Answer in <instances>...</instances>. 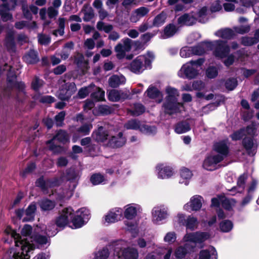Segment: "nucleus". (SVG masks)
<instances>
[{
    "label": "nucleus",
    "instance_id": "obj_1",
    "mask_svg": "<svg viewBox=\"0 0 259 259\" xmlns=\"http://www.w3.org/2000/svg\"><path fill=\"white\" fill-rule=\"evenodd\" d=\"M32 230L30 225H25L21 231V236L10 227L6 228L5 230V242L10 244L14 241L16 247H20V251L15 252L10 259H29L30 254L36 247L47 244L49 245L47 237L41 235L33 236L31 235Z\"/></svg>",
    "mask_w": 259,
    "mask_h": 259
},
{
    "label": "nucleus",
    "instance_id": "obj_2",
    "mask_svg": "<svg viewBox=\"0 0 259 259\" xmlns=\"http://www.w3.org/2000/svg\"><path fill=\"white\" fill-rule=\"evenodd\" d=\"M90 212L88 209L82 207L74 213L72 207L63 208L59 213L56 219V226L60 228H64L70 222L72 225L70 227L72 229H78L82 227L89 220Z\"/></svg>",
    "mask_w": 259,
    "mask_h": 259
},
{
    "label": "nucleus",
    "instance_id": "obj_3",
    "mask_svg": "<svg viewBox=\"0 0 259 259\" xmlns=\"http://www.w3.org/2000/svg\"><path fill=\"white\" fill-rule=\"evenodd\" d=\"M141 210V206L136 203H130L124 207L123 213L126 219L124 221V228L132 233L133 237H136L139 232L138 224L134 219Z\"/></svg>",
    "mask_w": 259,
    "mask_h": 259
},
{
    "label": "nucleus",
    "instance_id": "obj_4",
    "mask_svg": "<svg viewBox=\"0 0 259 259\" xmlns=\"http://www.w3.org/2000/svg\"><path fill=\"white\" fill-rule=\"evenodd\" d=\"M166 96L162 108L166 114L171 115L179 112L184 108L183 105L178 102L179 96L178 91L171 87H167L165 89Z\"/></svg>",
    "mask_w": 259,
    "mask_h": 259
},
{
    "label": "nucleus",
    "instance_id": "obj_5",
    "mask_svg": "<svg viewBox=\"0 0 259 259\" xmlns=\"http://www.w3.org/2000/svg\"><path fill=\"white\" fill-rule=\"evenodd\" d=\"M204 61V59L201 58L187 62L182 66L179 71L178 73L179 76L189 79L195 78L199 75Z\"/></svg>",
    "mask_w": 259,
    "mask_h": 259
},
{
    "label": "nucleus",
    "instance_id": "obj_6",
    "mask_svg": "<svg viewBox=\"0 0 259 259\" xmlns=\"http://www.w3.org/2000/svg\"><path fill=\"white\" fill-rule=\"evenodd\" d=\"M3 71H7V80L10 85L15 87L18 90V93L16 95V98L17 100L21 101V97H23L25 94V85L24 83L16 81V73L13 66L5 64L4 67Z\"/></svg>",
    "mask_w": 259,
    "mask_h": 259
},
{
    "label": "nucleus",
    "instance_id": "obj_7",
    "mask_svg": "<svg viewBox=\"0 0 259 259\" xmlns=\"http://www.w3.org/2000/svg\"><path fill=\"white\" fill-rule=\"evenodd\" d=\"M127 245V242L123 240L116 242L114 251L118 257L122 256L124 259H137L139 256L137 249L133 247L124 248Z\"/></svg>",
    "mask_w": 259,
    "mask_h": 259
},
{
    "label": "nucleus",
    "instance_id": "obj_8",
    "mask_svg": "<svg viewBox=\"0 0 259 259\" xmlns=\"http://www.w3.org/2000/svg\"><path fill=\"white\" fill-rule=\"evenodd\" d=\"M170 215L168 207L164 204L155 206L151 210L152 222L156 225L165 223Z\"/></svg>",
    "mask_w": 259,
    "mask_h": 259
},
{
    "label": "nucleus",
    "instance_id": "obj_9",
    "mask_svg": "<svg viewBox=\"0 0 259 259\" xmlns=\"http://www.w3.org/2000/svg\"><path fill=\"white\" fill-rule=\"evenodd\" d=\"M209 50L213 51V55L218 58L226 57L230 51V47L227 42L222 40L208 41Z\"/></svg>",
    "mask_w": 259,
    "mask_h": 259
},
{
    "label": "nucleus",
    "instance_id": "obj_10",
    "mask_svg": "<svg viewBox=\"0 0 259 259\" xmlns=\"http://www.w3.org/2000/svg\"><path fill=\"white\" fill-rule=\"evenodd\" d=\"M210 238V234L207 232H196L194 233H188L183 238L184 242L194 243L195 245H200V247H203L202 243Z\"/></svg>",
    "mask_w": 259,
    "mask_h": 259
},
{
    "label": "nucleus",
    "instance_id": "obj_11",
    "mask_svg": "<svg viewBox=\"0 0 259 259\" xmlns=\"http://www.w3.org/2000/svg\"><path fill=\"white\" fill-rule=\"evenodd\" d=\"M55 140H57L60 143L65 144L69 141V136L66 131L60 130L52 139L46 142L48 148L54 153L58 152L60 150L59 146L54 144Z\"/></svg>",
    "mask_w": 259,
    "mask_h": 259
},
{
    "label": "nucleus",
    "instance_id": "obj_12",
    "mask_svg": "<svg viewBox=\"0 0 259 259\" xmlns=\"http://www.w3.org/2000/svg\"><path fill=\"white\" fill-rule=\"evenodd\" d=\"M81 174V172L80 170L74 168H70L67 170L66 178L69 183L68 185L71 186V189L68 192L67 196L69 197L73 195Z\"/></svg>",
    "mask_w": 259,
    "mask_h": 259
},
{
    "label": "nucleus",
    "instance_id": "obj_13",
    "mask_svg": "<svg viewBox=\"0 0 259 259\" xmlns=\"http://www.w3.org/2000/svg\"><path fill=\"white\" fill-rule=\"evenodd\" d=\"M64 80V84L58 92V98L61 100H67L76 92V87L74 82H66Z\"/></svg>",
    "mask_w": 259,
    "mask_h": 259
},
{
    "label": "nucleus",
    "instance_id": "obj_14",
    "mask_svg": "<svg viewBox=\"0 0 259 259\" xmlns=\"http://www.w3.org/2000/svg\"><path fill=\"white\" fill-rule=\"evenodd\" d=\"M36 206L34 203H31L24 211L23 209L16 210L15 213L19 219H22L23 222H29L34 220Z\"/></svg>",
    "mask_w": 259,
    "mask_h": 259
},
{
    "label": "nucleus",
    "instance_id": "obj_15",
    "mask_svg": "<svg viewBox=\"0 0 259 259\" xmlns=\"http://www.w3.org/2000/svg\"><path fill=\"white\" fill-rule=\"evenodd\" d=\"M122 43L118 44L115 47L116 57L119 59L124 58L125 54L130 51L132 49V40L128 38H125L121 40Z\"/></svg>",
    "mask_w": 259,
    "mask_h": 259
},
{
    "label": "nucleus",
    "instance_id": "obj_16",
    "mask_svg": "<svg viewBox=\"0 0 259 259\" xmlns=\"http://www.w3.org/2000/svg\"><path fill=\"white\" fill-rule=\"evenodd\" d=\"M155 169L156 175L158 179H169L175 174L173 168L166 164L159 163L156 166Z\"/></svg>",
    "mask_w": 259,
    "mask_h": 259
},
{
    "label": "nucleus",
    "instance_id": "obj_17",
    "mask_svg": "<svg viewBox=\"0 0 259 259\" xmlns=\"http://www.w3.org/2000/svg\"><path fill=\"white\" fill-rule=\"evenodd\" d=\"M203 201V198L201 196L194 195L190 198L189 202L184 205L183 209L188 212L197 211L201 208Z\"/></svg>",
    "mask_w": 259,
    "mask_h": 259
},
{
    "label": "nucleus",
    "instance_id": "obj_18",
    "mask_svg": "<svg viewBox=\"0 0 259 259\" xmlns=\"http://www.w3.org/2000/svg\"><path fill=\"white\" fill-rule=\"evenodd\" d=\"M123 210L120 207H115L110 210L104 217V223H114L122 218Z\"/></svg>",
    "mask_w": 259,
    "mask_h": 259
},
{
    "label": "nucleus",
    "instance_id": "obj_19",
    "mask_svg": "<svg viewBox=\"0 0 259 259\" xmlns=\"http://www.w3.org/2000/svg\"><path fill=\"white\" fill-rule=\"evenodd\" d=\"M110 138L106 144L107 146L111 148H118L123 146L126 143V139L123 136L122 132H118L116 135L110 133Z\"/></svg>",
    "mask_w": 259,
    "mask_h": 259
},
{
    "label": "nucleus",
    "instance_id": "obj_20",
    "mask_svg": "<svg viewBox=\"0 0 259 259\" xmlns=\"http://www.w3.org/2000/svg\"><path fill=\"white\" fill-rule=\"evenodd\" d=\"M57 179H54L53 180H44L43 177L39 178L36 182V186L40 187L45 194H49L50 189L53 192L52 188L56 186L58 184Z\"/></svg>",
    "mask_w": 259,
    "mask_h": 259
},
{
    "label": "nucleus",
    "instance_id": "obj_21",
    "mask_svg": "<svg viewBox=\"0 0 259 259\" xmlns=\"http://www.w3.org/2000/svg\"><path fill=\"white\" fill-rule=\"evenodd\" d=\"M222 161V156H216L215 154H211L205 158L203 166L207 170H213L217 168V165Z\"/></svg>",
    "mask_w": 259,
    "mask_h": 259
},
{
    "label": "nucleus",
    "instance_id": "obj_22",
    "mask_svg": "<svg viewBox=\"0 0 259 259\" xmlns=\"http://www.w3.org/2000/svg\"><path fill=\"white\" fill-rule=\"evenodd\" d=\"M108 99L112 102H118L130 98L129 94L121 90H111L107 93Z\"/></svg>",
    "mask_w": 259,
    "mask_h": 259
},
{
    "label": "nucleus",
    "instance_id": "obj_23",
    "mask_svg": "<svg viewBox=\"0 0 259 259\" xmlns=\"http://www.w3.org/2000/svg\"><path fill=\"white\" fill-rule=\"evenodd\" d=\"M229 143L228 140H223L215 143L213 145V150L218 153L216 156H222V160L229 152Z\"/></svg>",
    "mask_w": 259,
    "mask_h": 259
},
{
    "label": "nucleus",
    "instance_id": "obj_24",
    "mask_svg": "<svg viewBox=\"0 0 259 259\" xmlns=\"http://www.w3.org/2000/svg\"><path fill=\"white\" fill-rule=\"evenodd\" d=\"M145 58L142 56H139L136 58L130 65V70L136 73H140L145 69L146 66L145 65L144 61Z\"/></svg>",
    "mask_w": 259,
    "mask_h": 259
},
{
    "label": "nucleus",
    "instance_id": "obj_25",
    "mask_svg": "<svg viewBox=\"0 0 259 259\" xmlns=\"http://www.w3.org/2000/svg\"><path fill=\"white\" fill-rule=\"evenodd\" d=\"M185 243L184 246H180L176 249L174 254L177 258H183L187 253L193 251L195 245H190L189 242Z\"/></svg>",
    "mask_w": 259,
    "mask_h": 259
},
{
    "label": "nucleus",
    "instance_id": "obj_26",
    "mask_svg": "<svg viewBox=\"0 0 259 259\" xmlns=\"http://www.w3.org/2000/svg\"><path fill=\"white\" fill-rule=\"evenodd\" d=\"M110 133L103 126H100L97 130L93 132L92 137L98 142H104L110 137Z\"/></svg>",
    "mask_w": 259,
    "mask_h": 259
},
{
    "label": "nucleus",
    "instance_id": "obj_27",
    "mask_svg": "<svg viewBox=\"0 0 259 259\" xmlns=\"http://www.w3.org/2000/svg\"><path fill=\"white\" fill-rule=\"evenodd\" d=\"M243 147L249 155L253 156L256 151L257 144L252 137H245L242 141Z\"/></svg>",
    "mask_w": 259,
    "mask_h": 259
},
{
    "label": "nucleus",
    "instance_id": "obj_28",
    "mask_svg": "<svg viewBox=\"0 0 259 259\" xmlns=\"http://www.w3.org/2000/svg\"><path fill=\"white\" fill-rule=\"evenodd\" d=\"M196 22V18L193 14H184L178 19V23L181 25L191 26Z\"/></svg>",
    "mask_w": 259,
    "mask_h": 259
},
{
    "label": "nucleus",
    "instance_id": "obj_29",
    "mask_svg": "<svg viewBox=\"0 0 259 259\" xmlns=\"http://www.w3.org/2000/svg\"><path fill=\"white\" fill-rule=\"evenodd\" d=\"M247 178V175L246 174H243L241 175L238 179L237 186L233 187L230 190L231 192V195H235V193H241L243 191L245 188V181Z\"/></svg>",
    "mask_w": 259,
    "mask_h": 259
},
{
    "label": "nucleus",
    "instance_id": "obj_30",
    "mask_svg": "<svg viewBox=\"0 0 259 259\" xmlns=\"http://www.w3.org/2000/svg\"><path fill=\"white\" fill-rule=\"evenodd\" d=\"M199 256V259H218L217 250L213 246H210L208 249L201 250Z\"/></svg>",
    "mask_w": 259,
    "mask_h": 259
},
{
    "label": "nucleus",
    "instance_id": "obj_31",
    "mask_svg": "<svg viewBox=\"0 0 259 259\" xmlns=\"http://www.w3.org/2000/svg\"><path fill=\"white\" fill-rule=\"evenodd\" d=\"M180 175L179 183L185 186L188 185L193 176L192 171L187 168L183 167L180 170Z\"/></svg>",
    "mask_w": 259,
    "mask_h": 259
},
{
    "label": "nucleus",
    "instance_id": "obj_32",
    "mask_svg": "<svg viewBox=\"0 0 259 259\" xmlns=\"http://www.w3.org/2000/svg\"><path fill=\"white\" fill-rule=\"evenodd\" d=\"M126 81V79L122 75H113L108 80L109 85L113 88L123 84Z\"/></svg>",
    "mask_w": 259,
    "mask_h": 259
},
{
    "label": "nucleus",
    "instance_id": "obj_33",
    "mask_svg": "<svg viewBox=\"0 0 259 259\" xmlns=\"http://www.w3.org/2000/svg\"><path fill=\"white\" fill-rule=\"evenodd\" d=\"M177 26L173 24H169L166 25L163 32L161 33V38L166 39L173 36L177 32Z\"/></svg>",
    "mask_w": 259,
    "mask_h": 259
},
{
    "label": "nucleus",
    "instance_id": "obj_34",
    "mask_svg": "<svg viewBox=\"0 0 259 259\" xmlns=\"http://www.w3.org/2000/svg\"><path fill=\"white\" fill-rule=\"evenodd\" d=\"M38 203L41 210L43 211L52 210L56 206V202L54 201L48 199H43L39 201Z\"/></svg>",
    "mask_w": 259,
    "mask_h": 259
},
{
    "label": "nucleus",
    "instance_id": "obj_35",
    "mask_svg": "<svg viewBox=\"0 0 259 259\" xmlns=\"http://www.w3.org/2000/svg\"><path fill=\"white\" fill-rule=\"evenodd\" d=\"M192 49L193 55H202L207 51H209L208 42L199 44L197 46L191 47Z\"/></svg>",
    "mask_w": 259,
    "mask_h": 259
},
{
    "label": "nucleus",
    "instance_id": "obj_36",
    "mask_svg": "<svg viewBox=\"0 0 259 259\" xmlns=\"http://www.w3.org/2000/svg\"><path fill=\"white\" fill-rule=\"evenodd\" d=\"M215 35L219 37L224 39H231L235 36V33L233 30L230 28H224L219 30L215 32Z\"/></svg>",
    "mask_w": 259,
    "mask_h": 259
},
{
    "label": "nucleus",
    "instance_id": "obj_37",
    "mask_svg": "<svg viewBox=\"0 0 259 259\" xmlns=\"http://www.w3.org/2000/svg\"><path fill=\"white\" fill-rule=\"evenodd\" d=\"M24 61L27 64H32L39 61L37 53L34 50H30L23 57Z\"/></svg>",
    "mask_w": 259,
    "mask_h": 259
},
{
    "label": "nucleus",
    "instance_id": "obj_38",
    "mask_svg": "<svg viewBox=\"0 0 259 259\" xmlns=\"http://www.w3.org/2000/svg\"><path fill=\"white\" fill-rule=\"evenodd\" d=\"M145 111L144 106L140 103L134 104L130 109H127V112L133 116H139L143 114Z\"/></svg>",
    "mask_w": 259,
    "mask_h": 259
},
{
    "label": "nucleus",
    "instance_id": "obj_39",
    "mask_svg": "<svg viewBox=\"0 0 259 259\" xmlns=\"http://www.w3.org/2000/svg\"><path fill=\"white\" fill-rule=\"evenodd\" d=\"M5 47L10 52H14L15 51V45L14 42V33L12 32H9L6 37Z\"/></svg>",
    "mask_w": 259,
    "mask_h": 259
},
{
    "label": "nucleus",
    "instance_id": "obj_40",
    "mask_svg": "<svg viewBox=\"0 0 259 259\" xmlns=\"http://www.w3.org/2000/svg\"><path fill=\"white\" fill-rule=\"evenodd\" d=\"M191 130L189 123L186 121L178 123L175 127V131L178 134H182L189 131Z\"/></svg>",
    "mask_w": 259,
    "mask_h": 259
},
{
    "label": "nucleus",
    "instance_id": "obj_41",
    "mask_svg": "<svg viewBox=\"0 0 259 259\" xmlns=\"http://www.w3.org/2000/svg\"><path fill=\"white\" fill-rule=\"evenodd\" d=\"M147 96L151 99H156L160 98L158 103L162 101V95L161 92L155 87L150 85L146 91Z\"/></svg>",
    "mask_w": 259,
    "mask_h": 259
},
{
    "label": "nucleus",
    "instance_id": "obj_42",
    "mask_svg": "<svg viewBox=\"0 0 259 259\" xmlns=\"http://www.w3.org/2000/svg\"><path fill=\"white\" fill-rule=\"evenodd\" d=\"M198 224L197 219L190 215L187 217L184 225L187 229L193 231L197 228Z\"/></svg>",
    "mask_w": 259,
    "mask_h": 259
},
{
    "label": "nucleus",
    "instance_id": "obj_43",
    "mask_svg": "<svg viewBox=\"0 0 259 259\" xmlns=\"http://www.w3.org/2000/svg\"><path fill=\"white\" fill-rule=\"evenodd\" d=\"M195 17L196 18V21H198L202 23H206L208 19L207 8L204 7L201 8Z\"/></svg>",
    "mask_w": 259,
    "mask_h": 259
},
{
    "label": "nucleus",
    "instance_id": "obj_44",
    "mask_svg": "<svg viewBox=\"0 0 259 259\" xmlns=\"http://www.w3.org/2000/svg\"><path fill=\"white\" fill-rule=\"evenodd\" d=\"M81 13L84 15L83 20L86 22L90 21L94 16V11L89 5H85L83 6Z\"/></svg>",
    "mask_w": 259,
    "mask_h": 259
},
{
    "label": "nucleus",
    "instance_id": "obj_45",
    "mask_svg": "<svg viewBox=\"0 0 259 259\" xmlns=\"http://www.w3.org/2000/svg\"><path fill=\"white\" fill-rule=\"evenodd\" d=\"M93 91H94V92L91 94V97L93 99L96 101L105 100V92L103 90L95 86Z\"/></svg>",
    "mask_w": 259,
    "mask_h": 259
},
{
    "label": "nucleus",
    "instance_id": "obj_46",
    "mask_svg": "<svg viewBox=\"0 0 259 259\" xmlns=\"http://www.w3.org/2000/svg\"><path fill=\"white\" fill-rule=\"evenodd\" d=\"M141 126L140 121L136 119H132L127 121L124 125L125 128L127 130H139Z\"/></svg>",
    "mask_w": 259,
    "mask_h": 259
},
{
    "label": "nucleus",
    "instance_id": "obj_47",
    "mask_svg": "<svg viewBox=\"0 0 259 259\" xmlns=\"http://www.w3.org/2000/svg\"><path fill=\"white\" fill-rule=\"evenodd\" d=\"M65 22L66 19L64 18H59L58 19L57 22L58 29L53 31V34L54 35L57 36L58 35L62 36L64 34Z\"/></svg>",
    "mask_w": 259,
    "mask_h": 259
},
{
    "label": "nucleus",
    "instance_id": "obj_48",
    "mask_svg": "<svg viewBox=\"0 0 259 259\" xmlns=\"http://www.w3.org/2000/svg\"><path fill=\"white\" fill-rule=\"evenodd\" d=\"M91 122L82 123V125L76 130L77 133L81 134L83 136L89 135L91 130L93 128Z\"/></svg>",
    "mask_w": 259,
    "mask_h": 259
},
{
    "label": "nucleus",
    "instance_id": "obj_49",
    "mask_svg": "<svg viewBox=\"0 0 259 259\" xmlns=\"http://www.w3.org/2000/svg\"><path fill=\"white\" fill-rule=\"evenodd\" d=\"M166 17V14L163 12H161L154 18L153 25L155 27L162 25L165 23Z\"/></svg>",
    "mask_w": 259,
    "mask_h": 259
},
{
    "label": "nucleus",
    "instance_id": "obj_50",
    "mask_svg": "<svg viewBox=\"0 0 259 259\" xmlns=\"http://www.w3.org/2000/svg\"><path fill=\"white\" fill-rule=\"evenodd\" d=\"M95 85L94 84H91L88 87L81 88L78 92V95L81 99L85 98L90 93L93 91Z\"/></svg>",
    "mask_w": 259,
    "mask_h": 259
},
{
    "label": "nucleus",
    "instance_id": "obj_51",
    "mask_svg": "<svg viewBox=\"0 0 259 259\" xmlns=\"http://www.w3.org/2000/svg\"><path fill=\"white\" fill-rule=\"evenodd\" d=\"M140 131L148 135H153L156 133L157 129L155 126L141 124Z\"/></svg>",
    "mask_w": 259,
    "mask_h": 259
},
{
    "label": "nucleus",
    "instance_id": "obj_52",
    "mask_svg": "<svg viewBox=\"0 0 259 259\" xmlns=\"http://www.w3.org/2000/svg\"><path fill=\"white\" fill-rule=\"evenodd\" d=\"M233 228V224L232 221L225 220L222 221L220 224V228L223 232H229Z\"/></svg>",
    "mask_w": 259,
    "mask_h": 259
},
{
    "label": "nucleus",
    "instance_id": "obj_53",
    "mask_svg": "<svg viewBox=\"0 0 259 259\" xmlns=\"http://www.w3.org/2000/svg\"><path fill=\"white\" fill-rule=\"evenodd\" d=\"M222 205L227 210H230L236 204V201L233 198H227L223 196Z\"/></svg>",
    "mask_w": 259,
    "mask_h": 259
},
{
    "label": "nucleus",
    "instance_id": "obj_54",
    "mask_svg": "<svg viewBox=\"0 0 259 259\" xmlns=\"http://www.w3.org/2000/svg\"><path fill=\"white\" fill-rule=\"evenodd\" d=\"M177 234L174 231L167 232L163 238L164 242L168 244H172L176 241Z\"/></svg>",
    "mask_w": 259,
    "mask_h": 259
},
{
    "label": "nucleus",
    "instance_id": "obj_55",
    "mask_svg": "<svg viewBox=\"0 0 259 259\" xmlns=\"http://www.w3.org/2000/svg\"><path fill=\"white\" fill-rule=\"evenodd\" d=\"M257 129H259V124L252 123L248 125L245 130V135L253 136L256 135Z\"/></svg>",
    "mask_w": 259,
    "mask_h": 259
},
{
    "label": "nucleus",
    "instance_id": "obj_56",
    "mask_svg": "<svg viewBox=\"0 0 259 259\" xmlns=\"http://www.w3.org/2000/svg\"><path fill=\"white\" fill-rule=\"evenodd\" d=\"M97 28L99 30H101V31L103 30L105 33H110L112 31V30L113 28V27L111 24H105V23L104 22L101 21H99L97 23Z\"/></svg>",
    "mask_w": 259,
    "mask_h": 259
},
{
    "label": "nucleus",
    "instance_id": "obj_57",
    "mask_svg": "<svg viewBox=\"0 0 259 259\" xmlns=\"http://www.w3.org/2000/svg\"><path fill=\"white\" fill-rule=\"evenodd\" d=\"M105 180L104 177L100 174H93L90 179L91 183L94 185H97L101 184Z\"/></svg>",
    "mask_w": 259,
    "mask_h": 259
},
{
    "label": "nucleus",
    "instance_id": "obj_58",
    "mask_svg": "<svg viewBox=\"0 0 259 259\" xmlns=\"http://www.w3.org/2000/svg\"><path fill=\"white\" fill-rule=\"evenodd\" d=\"M258 42L254 37L245 36L241 38V44L245 46H250Z\"/></svg>",
    "mask_w": 259,
    "mask_h": 259
},
{
    "label": "nucleus",
    "instance_id": "obj_59",
    "mask_svg": "<svg viewBox=\"0 0 259 259\" xmlns=\"http://www.w3.org/2000/svg\"><path fill=\"white\" fill-rule=\"evenodd\" d=\"M192 52V49L191 47L185 46L181 49L180 51V55L182 58H188L193 56Z\"/></svg>",
    "mask_w": 259,
    "mask_h": 259
},
{
    "label": "nucleus",
    "instance_id": "obj_60",
    "mask_svg": "<svg viewBox=\"0 0 259 259\" xmlns=\"http://www.w3.org/2000/svg\"><path fill=\"white\" fill-rule=\"evenodd\" d=\"M233 31L235 33L243 34L248 32L250 30V26L249 25H240L233 28Z\"/></svg>",
    "mask_w": 259,
    "mask_h": 259
},
{
    "label": "nucleus",
    "instance_id": "obj_61",
    "mask_svg": "<svg viewBox=\"0 0 259 259\" xmlns=\"http://www.w3.org/2000/svg\"><path fill=\"white\" fill-rule=\"evenodd\" d=\"M218 74V68L214 66H210L206 70V75L209 78H214Z\"/></svg>",
    "mask_w": 259,
    "mask_h": 259
},
{
    "label": "nucleus",
    "instance_id": "obj_62",
    "mask_svg": "<svg viewBox=\"0 0 259 259\" xmlns=\"http://www.w3.org/2000/svg\"><path fill=\"white\" fill-rule=\"evenodd\" d=\"M237 85V80L236 78H231L227 80L225 82V87L230 91L233 90Z\"/></svg>",
    "mask_w": 259,
    "mask_h": 259
},
{
    "label": "nucleus",
    "instance_id": "obj_63",
    "mask_svg": "<svg viewBox=\"0 0 259 259\" xmlns=\"http://www.w3.org/2000/svg\"><path fill=\"white\" fill-rule=\"evenodd\" d=\"M44 81L37 76H35L31 83L32 88L35 91H38L42 85Z\"/></svg>",
    "mask_w": 259,
    "mask_h": 259
},
{
    "label": "nucleus",
    "instance_id": "obj_64",
    "mask_svg": "<svg viewBox=\"0 0 259 259\" xmlns=\"http://www.w3.org/2000/svg\"><path fill=\"white\" fill-rule=\"evenodd\" d=\"M108 255V250L107 248H103L96 254L95 259H107Z\"/></svg>",
    "mask_w": 259,
    "mask_h": 259
}]
</instances>
